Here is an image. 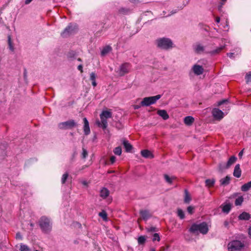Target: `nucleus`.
<instances>
[{
    "label": "nucleus",
    "instance_id": "20e7f679",
    "mask_svg": "<svg viewBox=\"0 0 251 251\" xmlns=\"http://www.w3.org/2000/svg\"><path fill=\"white\" fill-rule=\"evenodd\" d=\"M156 42L157 47L162 50H168L173 47V42L169 38H159L156 40Z\"/></svg>",
    "mask_w": 251,
    "mask_h": 251
},
{
    "label": "nucleus",
    "instance_id": "bb28decb",
    "mask_svg": "<svg viewBox=\"0 0 251 251\" xmlns=\"http://www.w3.org/2000/svg\"><path fill=\"white\" fill-rule=\"evenodd\" d=\"M251 188V180L241 186V190L243 192H247Z\"/></svg>",
    "mask_w": 251,
    "mask_h": 251
},
{
    "label": "nucleus",
    "instance_id": "423d86ee",
    "mask_svg": "<svg viewBox=\"0 0 251 251\" xmlns=\"http://www.w3.org/2000/svg\"><path fill=\"white\" fill-rule=\"evenodd\" d=\"M244 247V244L239 240H233L228 244V251L240 250Z\"/></svg>",
    "mask_w": 251,
    "mask_h": 251
},
{
    "label": "nucleus",
    "instance_id": "c03bdc74",
    "mask_svg": "<svg viewBox=\"0 0 251 251\" xmlns=\"http://www.w3.org/2000/svg\"><path fill=\"white\" fill-rule=\"evenodd\" d=\"M155 240H157V241H159L160 240L159 234L156 233L153 234L152 239L153 241H155Z\"/></svg>",
    "mask_w": 251,
    "mask_h": 251
},
{
    "label": "nucleus",
    "instance_id": "f8f14e48",
    "mask_svg": "<svg viewBox=\"0 0 251 251\" xmlns=\"http://www.w3.org/2000/svg\"><path fill=\"white\" fill-rule=\"evenodd\" d=\"M193 50L195 53L201 54L204 52V47L200 43H197L193 46Z\"/></svg>",
    "mask_w": 251,
    "mask_h": 251
},
{
    "label": "nucleus",
    "instance_id": "bf43d9fd",
    "mask_svg": "<svg viewBox=\"0 0 251 251\" xmlns=\"http://www.w3.org/2000/svg\"><path fill=\"white\" fill-rule=\"evenodd\" d=\"M141 105H135L134 106V108L135 109H138L141 107Z\"/></svg>",
    "mask_w": 251,
    "mask_h": 251
},
{
    "label": "nucleus",
    "instance_id": "c756f323",
    "mask_svg": "<svg viewBox=\"0 0 251 251\" xmlns=\"http://www.w3.org/2000/svg\"><path fill=\"white\" fill-rule=\"evenodd\" d=\"M177 215L179 218L182 220L185 218V214L184 211L180 208H178L177 210Z\"/></svg>",
    "mask_w": 251,
    "mask_h": 251
},
{
    "label": "nucleus",
    "instance_id": "4be33fe9",
    "mask_svg": "<svg viewBox=\"0 0 251 251\" xmlns=\"http://www.w3.org/2000/svg\"><path fill=\"white\" fill-rule=\"evenodd\" d=\"M194 122V118L190 116L186 117L184 119V122L187 126H191Z\"/></svg>",
    "mask_w": 251,
    "mask_h": 251
},
{
    "label": "nucleus",
    "instance_id": "0e129e2a",
    "mask_svg": "<svg viewBox=\"0 0 251 251\" xmlns=\"http://www.w3.org/2000/svg\"><path fill=\"white\" fill-rule=\"evenodd\" d=\"M82 184H83L84 185H87V181H83L82 182Z\"/></svg>",
    "mask_w": 251,
    "mask_h": 251
},
{
    "label": "nucleus",
    "instance_id": "864d4df0",
    "mask_svg": "<svg viewBox=\"0 0 251 251\" xmlns=\"http://www.w3.org/2000/svg\"><path fill=\"white\" fill-rule=\"evenodd\" d=\"M227 55L230 58L233 59L234 58V53H233V52L227 53Z\"/></svg>",
    "mask_w": 251,
    "mask_h": 251
},
{
    "label": "nucleus",
    "instance_id": "13d9d810",
    "mask_svg": "<svg viewBox=\"0 0 251 251\" xmlns=\"http://www.w3.org/2000/svg\"><path fill=\"white\" fill-rule=\"evenodd\" d=\"M33 0H25V4H29Z\"/></svg>",
    "mask_w": 251,
    "mask_h": 251
},
{
    "label": "nucleus",
    "instance_id": "6e6552de",
    "mask_svg": "<svg viewBox=\"0 0 251 251\" xmlns=\"http://www.w3.org/2000/svg\"><path fill=\"white\" fill-rule=\"evenodd\" d=\"M77 29L75 25L69 24L65 28L64 31L61 33L63 37H67L71 34H74Z\"/></svg>",
    "mask_w": 251,
    "mask_h": 251
},
{
    "label": "nucleus",
    "instance_id": "f257e3e1",
    "mask_svg": "<svg viewBox=\"0 0 251 251\" xmlns=\"http://www.w3.org/2000/svg\"><path fill=\"white\" fill-rule=\"evenodd\" d=\"M100 122L97 121V124L99 127H101L103 129H105L107 127V119L112 117V113L111 110H103L100 115Z\"/></svg>",
    "mask_w": 251,
    "mask_h": 251
},
{
    "label": "nucleus",
    "instance_id": "58836bf2",
    "mask_svg": "<svg viewBox=\"0 0 251 251\" xmlns=\"http://www.w3.org/2000/svg\"><path fill=\"white\" fill-rule=\"evenodd\" d=\"M8 46H9V49L13 51L14 50V47H13V46L12 45L11 38V36L10 35H9L8 36Z\"/></svg>",
    "mask_w": 251,
    "mask_h": 251
},
{
    "label": "nucleus",
    "instance_id": "72a5a7b5",
    "mask_svg": "<svg viewBox=\"0 0 251 251\" xmlns=\"http://www.w3.org/2000/svg\"><path fill=\"white\" fill-rule=\"evenodd\" d=\"M146 239L144 236H140L138 238V243L139 245H143L146 242Z\"/></svg>",
    "mask_w": 251,
    "mask_h": 251
},
{
    "label": "nucleus",
    "instance_id": "cd10ccee",
    "mask_svg": "<svg viewBox=\"0 0 251 251\" xmlns=\"http://www.w3.org/2000/svg\"><path fill=\"white\" fill-rule=\"evenodd\" d=\"M112 50V48L110 46H107L103 48L101 51V56H105L107 53Z\"/></svg>",
    "mask_w": 251,
    "mask_h": 251
},
{
    "label": "nucleus",
    "instance_id": "a18cd8bd",
    "mask_svg": "<svg viewBox=\"0 0 251 251\" xmlns=\"http://www.w3.org/2000/svg\"><path fill=\"white\" fill-rule=\"evenodd\" d=\"M148 232H153L157 231V228L155 227L151 226L146 228Z\"/></svg>",
    "mask_w": 251,
    "mask_h": 251
},
{
    "label": "nucleus",
    "instance_id": "ea45409f",
    "mask_svg": "<svg viewBox=\"0 0 251 251\" xmlns=\"http://www.w3.org/2000/svg\"><path fill=\"white\" fill-rule=\"evenodd\" d=\"M245 78L247 82H251V72H249L246 75Z\"/></svg>",
    "mask_w": 251,
    "mask_h": 251
},
{
    "label": "nucleus",
    "instance_id": "dca6fc26",
    "mask_svg": "<svg viewBox=\"0 0 251 251\" xmlns=\"http://www.w3.org/2000/svg\"><path fill=\"white\" fill-rule=\"evenodd\" d=\"M140 214L144 220H147L151 217V215L148 210H140Z\"/></svg>",
    "mask_w": 251,
    "mask_h": 251
},
{
    "label": "nucleus",
    "instance_id": "de8ad7c7",
    "mask_svg": "<svg viewBox=\"0 0 251 251\" xmlns=\"http://www.w3.org/2000/svg\"><path fill=\"white\" fill-rule=\"evenodd\" d=\"M75 55V52H74L73 51L69 52L68 53V57H69V58L74 57Z\"/></svg>",
    "mask_w": 251,
    "mask_h": 251
},
{
    "label": "nucleus",
    "instance_id": "774afa93",
    "mask_svg": "<svg viewBox=\"0 0 251 251\" xmlns=\"http://www.w3.org/2000/svg\"><path fill=\"white\" fill-rule=\"evenodd\" d=\"M77 60H78V61H80V62H81V61H82V59H81L80 58H78L77 59Z\"/></svg>",
    "mask_w": 251,
    "mask_h": 251
},
{
    "label": "nucleus",
    "instance_id": "09e8293b",
    "mask_svg": "<svg viewBox=\"0 0 251 251\" xmlns=\"http://www.w3.org/2000/svg\"><path fill=\"white\" fill-rule=\"evenodd\" d=\"M115 160H116L115 156L113 155V156H111L110 157V161L111 164H113L115 162Z\"/></svg>",
    "mask_w": 251,
    "mask_h": 251
},
{
    "label": "nucleus",
    "instance_id": "ddd939ff",
    "mask_svg": "<svg viewBox=\"0 0 251 251\" xmlns=\"http://www.w3.org/2000/svg\"><path fill=\"white\" fill-rule=\"evenodd\" d=\"M83 121L84 123L83 131L85 135H88L90 133L89 122L85 117L83 119Z\"/></svg>",
    "mask_w": 251,
    "mask_h": 251
},
{
    "label": "nucleus",
    "instance_id": "c9c22d12",
    "mask_svg": "<svg viewBox=\"0 0 251 251\" xmlns=\"http://www.w3.org/2000/svg\"><path fill=\"white\" fill-rule=\"evenodd\" d=\"M114 153L116 155H120L122 153V148L121 147L115 148L113 151Z\"/></svg>",
    "mask_w": 251,
    "mask_h": 251
},
{
    "label": "nucleus",
    "instance_id": "b1692460",
    "mask_svg": "<svg viewBox=\"0 0 251 251\" xmlns=\"http://www.w3.org/2000/svg\"><path fill=\"white\" fill-rule=\"evenodd\" d=\"M97 75L95 72H92L90 74V80L92 81V85L95 87L97 86V83L96 81Z\"/></svg>",
    "mask_w": 251,
    "mask_h": 251
},
{
    "label": "nucleus",
    "instance_id": "8fccbe9b",
    "mask_svg": "<svg viewBox=\"0 0 251 251\" xmlns=\"http://www.w3.org/2000/svg\"><path fill=\"white\" fill-rule=\"evenodd\" d=\"M16 238L17 239L22 240V236L20 232H18L16 234Z\"/></svg>",
    "mask_w": 251,
    "mask_h": 251
},
{
    "label": "nucleus",
    "instance_id": "f704fd0d",
    "mask_svg": "<svg viewBox=\"0 0 251 251\" xmlns=\"http://www.w3.org/2000/svg\"><path fill=\"white\" fill-rule=\"evenodd\" d=\"M243 201V198L242 197H239L235 200V205H240Z\"/></svg>",
    "mask_w": 251,
    "mask_h": 251
},
{
    "label": "nucleus",
    "instance_id": "9b49d317",
    "mask_svg": "<svg viewBox=\"0 0 251 251\" xmlns=\"http://www.w3.org/2000/svg\"><path fill=\"white\" fill-rule=\"evenodd\" d=\"M192 70L197 75H202L204 72V69L202 66L197 64L193 65Z\"/></svg>",
    "mask_w": 251,
    "mask_h": 251
},
{
    "label": "nucleus",
    "instance_id": "f03ea898",
    "mask_svg": "<svg viewBox=\"0 0 251 251\" xmlns=\"http://www.w3.org/2000/svg\"><path fill=\"white\" fill-rule=\"evenodd\" d=\"M40 227L45 233H49L52 229V223L50 219L46 216H42L39 221Z\"/></svg>",
    "mask_w": 251,
    "mask_h": 251
},
{
    "label": "nucleus",
    "instance_id": "aec40b11",
    "mask_svg": "<svg viewBox=\"0 0 251 251\" xmlns=\"http://www.w3.org/2000/svg\"><path fill=\"white\" fill-rule=\"evenodd\" d=\"M220 207L222 208L223 212L226 214H228L231 209V205L229 203L225 205L222 204L220 206Z\"/></svg>",
    "mask_w": 251,
    "mask_h": 251
},
{
    "label": "nucleus",
    "instance_id": "2f4dec72",
    "mask_svg": "<svg viewBox=\"0 0 251 251\" xmlns=\"http://www.w3.org/2000/svg\"><path fill=\"white\" fill-rule=\"evenodd\" d=\"M218 167L219 171L221 172L229 168L228 167H226V164L225 163H219Z\"/></svg>",
    "mask_w": 251,
    "mask_h": 251
},
{
    "label": "nucleus",
    "instance_id": "1a4fd4ad",
    "mask_svg": "<svg viewBox=\"0 0 251 251\" xmlns=\"http://www.w3.org/2000/svg\"><path fill=\"white\" fill-rule=\"evenodd\" d=\"M130 68V65L128 63H125L123 64L120 67L119 75L123 76L125 74H127L129 72Z\"/></svg>",
    "mask_w": 251,
    "mask_h": 251
},
{
    "label": "nucleus",
    "instance_id": "7ed1b4c3",
    "mask_svg": "<svg viewBox=\"0 0 251 251\" xmlns=\"http://www.w3.org/2000/svg\"><path fill=\"white\" fill-rule=\"evenodd\" d=\"M208 230L207 225L205 222H202L200 224H193L189 229V231L193 233H195L198 231L200 233L205 234Z\"/></svg>",
    "mask_w": 251,
    "mask_h": 251
},
{
    "label": "nucleus",
    "instance_id": "3c124183",
    "mask_svg": "<svg viewBox=\"0 0 251 251\" xmlns=\"http://www.w3.org/2000/svg\"><path fill=\"white\" fill-rule=\"evenodd\" d=\"M227 102V100H221V101L218 102V106L221 105L222 104H224L225 103H226Z\"/></svg>",
    "mask_w": 251,
    "mask_h": 251
},
{
    "label": "nucleus",
    "instance_id": "393cba45",
    "mask_svg": "<svg viewBox=\"0 0 251 251\" xmlns=\"http://www.w3.org/2000/svg\"><path fill=\"white\" fill-rule=\"evenodd\" d=\"M230 178L229 176H227L225 177L222 178L220 180V183L222 185H227L230 182Z\"/></svg>",
    "mask_w": 251,
    "mask_h": 251
},
{
    "label": "nucleus",
    "instance_id": "680f3d73",
    "mask_svg": "<svg viewBox=\"0 0 251 251\" xmlns=\"http://www.w3.org/2000/svg\"><path fill=\"white\" fill-rule=\"evenodd\" d=\"M101 31H102V30H100V31H97V32L96 33V35L97 36H99V35H100V33H101Z\"/></svg>",
    "mask_w": 251,
    "mask_h": 251
},
{
    "label": "nucleus",
    "instance_id": "412c9836",
    "mask_svg": "<svg viewBox=\"0 0 251 251\" xmlns=\"http://www.w3.org/2000/svg\"><path fill=\"white\" fill-rule=\"evenodd\" d=\"M109 195V190L106 188H103L100 191V196L102 199H106Z\"/></svg>",
    "mask_w": 251,
    "mask_h": 251
},
{
    "label": "nucleus",
    "instance_id": "4468645a",
    "mask_svg": "<svg viewBox=\"0 0 251 251\" xmlns=\"http://www.w3.org/2000/svg\"><path fill=\"white\" fill-rule=\"evenodd\" d=\"M123 144L126 152H129L131 151L133 147L127 140L123 139Z\"/></svg>",
    "mask_w": 251,
    "mask_h": 251
},
{
    "label": "nucleus",
    "instance_id": "a878e982",
    "mask_svg": "<svg viewBox=\"0 0 251 251\" xmlns=\"http://www.w3.org/2000/svg\"><path fill=\"white\" fill-rule=\"evenodd\" d=\"M215 182V180L213 178L212 179H206L205 181V185L206 186L208 187V188L212 187Z\"/></svg>",
    "mask_w": 251,
    "mask_h": 251
},
{
    "label": "nucleus",
    "instance_id": "473e14b6",
    "mask_svg": "<svg viewBox=\"0 0 251 251\" xmlns=\"http://www.w3.org/2000/svg\"><path fill=\"white\" fill-rule=\"evenodd\" d=\"M164 177L166 182H167L169 184H172L173 179L175 178V177H170L168 175L166 174H165L164 175Z\"/></svg>",
    "mask_w": 251,
    "mask_h": 251
},
{
    "label": "nucleus",
    "instance_id": "4c0bfd02",
    "mask_svg": "<svg viewBox=\"0 0 251 251\" xmlns=\"http://www.w3.org/2000/svg\"><path fill=\"white\" fill-rule=\"evenodd\" d=\"M69 176V174L68 173H66L62 175L61 178V183L62 184H65L68 177Z\"/></svg>",
    "mask_w": 251,
    "mask_h": 251
},
{
    "label": "nucleus",
    "instance_id": "e433bc0d",
    "mask_svg": "<svg viewBox=\"0 0 251 251\" xmlns=\"http://www.w3.org/2000/svg\"><path fill=\"white\" fill-rule=\"evenodd\" d=\"M191 199L190 196L188 195L187 192L185 191V198L184 200V201L186 203H189L190 201H191Z\"/></svg>",
    "mask_w": 251,
    "mask_h": 251
},
{
    "label": "nucleus",
    "instance_id": "49530a36",
    "mask_svg": "<svg viewBox=\"0 0 251 251\" xmlns=\"http://www.w3.org/2000/svg\"><path fill=\"white\" fill-rule=\"evenodd\" d=\"M119 12L120 13L123 14H126L128 12V10L124 8H121L119 10Z\"/></svg>",
    "mask_w": 251,
    "mask_h": 251
},
{
    "label": "nucleus",
    "instance_id": "e2e57ef3",
    "mask_svg": "<svg viewBox=\"0 0 251 251\" xmlns=\"http://www.w3.org/2000/svg\"><path fill=\"white\" fill-rule=\"evenodd\" d=\"M249 234L251 237V226L249 228Z\"/></svg>",
    "mask_w": 251,
    "mask_h": 251
},
{
    "label": "nucleus",
    "instance_id": "79ce46f5",
    "mask_svg": "<svg viewBox=\"0 0 251 251\" xmlns=\"http://www.w3.org/2000/svg\"><path fill=\"white\" fill-rule=\"evenodd\" d=\"M194 209H195V207L193 206H189L188 207H187V211L190 214H193L194 213Z\"/></svg>",
    "mask_w": 251,
    "mask_h": 251
},
{
    "label": "nucleus",
    "instance_id": "5701e85b",
    "mask_svg": "<svg viewBox=\"0 0 251 251\" xmlns=\"http://www.w3.org/2000/svg\"><path fill=\"white\" fill-rule=\"evenodd\" d=\"M237 160V157L234 155L231 156L228 160L226 164V167L229 168L233 165Z\"/></svg>",
    "mask_w": 251,
    "mask_h": 251
},
{
    "label": "nucleus",
    "instance_id": "a211bd4d",
    "mask_svg": "<svg viewBox=\"0 0 251 251\" xmlns=\"http://www.w3.org/2000/svg\"><path fill=\"white\" fill-rule=\"evenodd\" d=\"M141 154L143 157L146 158H152L153 157V155L152 153L148 150H144L141 151Z\"/></svg>",
    "mask_w": 251,
    "mask_h": 251
},
{
    "label": "nucleus",
    "instance_id": "052dcab7",
    "mask_svg": "<svg viewBox=\"0 0 251 251\" xmlns=\"http://www.w3.org/2000/svg\"><path fill=\"white\" fill-rule=\"evenodd\" d=\"M220 17H216V23H219L220 22Z\"/></svg>",
    "mask_w": 251,
    "mask_h": 251
},
{
    "label": "nucleus",
    "instance_id": "2eb2a0df",
    "mask_svg": "<svg viewBox=\"0 0 251 251\" xmlns=\"http://www.w3.org/2000/svg\"><path fill=\"white\" fill-rule=\"evenodd\" d=\"M241 170L240 169V164H236L235 166L234 172H233V176L235 177L239 178L241 176Z\"/></svg>",
    "mask_w": 251,
    "mask_h": 251
},
{
    "label": "nucleus",
    "instance_id": "4d7b16f0",
    "mask_svg": "<svg viewBox=\"0 0 251 251\" xmlns=\"http://www.w3.org/2000/svg\"><path fill=\"white\" fill-rule=\"evenodd\" d=\"M24 75L25 78L26 79V77H27V71H26V70L25 69L24 70Z\"/></svg>",
    "mask_w": 251,
    "mask_h": 251
},
{
    "label": "nucleus",
    "instance_id": "603ef678",
    "mask_svg": "<svg viewBox=\"0 0 251 251\" xmlns=\"http://www.w3.org/2000/svg\"><path fill=\"white\" fill-rule=\"evenodd\" d=\"M226 0H221L222 2L221 3V5L220 6H219V8H218L219 10H221L222 6L225 3V2H226Z\"/></svg>",
    "mask_w": 251,
    "mask_h": 251
},
{
    "label": "nucleus",
    "instance_id": "7c9ffc66",
    "mask_svg": "<svg viewBox=\"0 0 251 251\" xmlns=\"http://www.w3.org/2000/svg\"><path fill=\"white\" fill-rule=\"evenodd\" d=\"M100 217L102 218L104 221H106L107 219V214L104 210H102L99 213Z\"/></svg>",
    "mask_w": 251,
    "mask_h": 251
},
{
    "label": "nucleus",
    "instance_id": "6e6d98bb",
    "mask_svg": "<svg viewBox=\"0 0 251 251\" xmlns=\"http://www.w3.org/2000/svg\"><path fill=\"white\" fill-rule=\"evenodd\" d=\"M243 150H242L241 151H240L238 154V155L239 156V157H242L243 154Z\"/></svg>",
    "mask_w": 251,
    "mask_h": 251
},
{
    "label": "nucleus",
    "instance_id": "a19ab883",
    "mask_svg": "<svg viewBox=\"0 0 251 251\" xmlns=\"http://www.w3.org/2000/svg\"><path fill=\"white\" fill-rule=\"evenodd\" d=\"M21 251H29V249L26 245H21L20 247Z\"/></svg>",
    "mask_w": 251,
    "mask_h": 251
},
{
    "label": "nucleus",
    "instance_id": "338daca9",
    "mask_svg": "<svg viewBox=\"0 0 251 251\" xmlns=\"http://www.w3.org/2000/svg\"><path fill=\"white\" fill-rule=\"evenodd\" d=\"M131 2H135L136 0H129Z\"/></svg>",
    "mask_w": 251,
    "mask_h": 251
},
{
    "label": "nucleus",
    "instance_id": "6ab92c4d",
    "mask_svg": "<svg viewBox=\"0 0 251 251\" xmlns=\"http://www.w3.org/2000/svg\"><path fill=\"white\" fill-rule=\"evenodd\" d=\"M251 218V215L249 213L243 212L238 216L240 220H249Z\"/></svg>",
    "mask_w": 251,
    "mask_h": 251
},
{
    "label": "nucleus",
    "instance_id": "5fc2aeb1",
    "mask_svg": "<svg viewBox=\"0 0 251 251\" xmlns=\"http://www.w3.org/2000/svg\"><path fill=\"white\" fill-rule=\"evenodd\" d=\"M77 69L79 71H80V72L81 73H82L83 72V66H82V65L80 64L79 65H78V67H77Z\"/></svg>",
    "mask_w": 251,
    "mask_h": 251
},
{
    "label": "nucleus",
    "instance_id": "9d476101",
    "mask_svg": "<svg viewBox=\"0 0 251 251\" xmlns=\"http://www.w3.org/2000/svg\"><path fill=\"white\" fill-rule=\"evenodd\" d=\"M212 115L214 118L218 120H221L224 117V113L218 108L213 109Z\"/></svg>",
    "mask_w": 251,
    "mask_h": 251
},
{
    "label": "nucleus",
    "instance_id": "c85d7f7f",
    "mask_svg": "<svg viewBox=\"0 0 251 251\" xmlns=\"http://www.w3.org/2000/svg\"><path fill=\"white\" fill-rule=\"evenodd\" d=\"M224 48V46H221L219 48H217L216 50L210 51L208 53H210L211 55H215L220 53Z\"/></svg>",
    "mask_w": 251,
    "mask_h": 251
},
{
    "label": "nucleus",
    "instance_id": "39448f33",
    "mask_svg": "<svg viewBox=\"0 0 251 251\" xmlns=\"http://www.w3.org/2000/svg\"><path fill=\"white\" fill-rule=\"evenodd\" d=\"M161 97L160 95H157L154 96L145 97L143 99L141 102V105L142 106H148L154 104L157 100L160 99Z\"/></svg>",
    "mask_w": 251,
    "mask_h": 251
},
{
    "label": "nucleus",
    "instance_id": "69168bd1",
    "mask_svg": "<svg viewBox=\"0 0 251 251\" xmlns=\"http://www.w3.org/2000/svg\"><path fill=\"white\" fill-rule=\"evenodd\" d=\"M224 225H225V226H227V225H228V222H227V221H225V222H224Z\"/></svg>",
    "mask_w": 251,
    "mask_h": 251
},
{
    "label": "nucleus",
    "instance_id": "37998d69",
    "mask_svg": "<svg viewBox=\"0 0 251 251\" xmlns=\"http://www.w3.org/2000/svg\"><path fill=\"white\" fill-rule=\"evenodd\" d=\"M88 155V152L87 150L84 149L82 148V158L85 159Z\"/></svg>",
    "mask_w": 251,
    "mask_h": 251
},
{
    "label": "nucleus",
    "instance_id": "f3484780",
    "mask_svg": "<svg viewBox=\"0 0 251 251\" xmlns=\"http://www.w3.org/2000/svg\"><path fill=\"white\" fill-rule=\"evenodd\" d=\"M157 113L164 120H166L169 118V116L165 110H158Z\"/></svg>",
    "mask_w": 251,
    "mask_h": 251
},
{
    "label": "nucleus",
    "instance_id": "0eeeda50",
    "mask_svg": "<svg viewBox=\"0 0 251 251\" xmlns=\"http://www.w3.org/2000/svg\"><path fill=\"white\" fill-rule=\"evenodd\" d=\"M77 124L74 120H69L66 122L60 123L58 126L61 129H72L77 126Z\"/></svg>",
    "mask_w": 251,
    "mask_h": 251
}]
</instances>
